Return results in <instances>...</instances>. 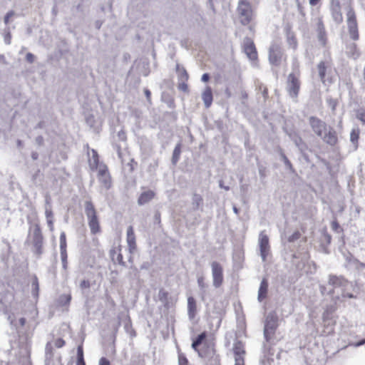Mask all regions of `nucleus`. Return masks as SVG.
I'll return each instance as SVG.
<instances>
[{"label": "nucleus", "instance_id": "obj_1", "mask_svg": "<svg viewBox=\"0 0 365 365\" xmlns=\"http://www.w3.org/2000/svg\"><path fill=\"white\" fill-rule=\"evenodd\" d=\"M317 71L322 83L329 86L334 81L335 68H333L331 60L322 61L317 64Z\"/></svg>", "mask_w": 365, "mask_h": 365}, {"label": "nucleus", "instance_id": "obj_2", "mask_svg": "<svg viewBox=\"0 0 365 365\" xmlns=\"http://www.w3.org/2000/svg\"><path fill=\"white\" fill-rule=\"evenodd\" d=\"M346 22L350 38L354 41L359 39V29L356 13L352 6L346 12Z\"/></svg>", "mask_w": 365, "mask_h": 365}, {"label": "nucleus", "instance_id": "obj_3", "mask_svg": "<svg viewBox=\"0 0 365 365\" xmlns=\"http://www.w3.org/2000/svg\"><path fill=\"white\" fill-rule=\"evenodd\" d=\"M85 212L88 218V226L92 235H96L101 231L97 211L93 203L91 201L85 202Z\"/></svg>", "mask_w": 365, "mask_h": 365}, {"label": "nucleus", "instance_id": "obj_4", "mask_svg": "<svg viewBox=\"0 0 365 365\" xmlns=\"http://www.w3.org/2000/svg\"><path fill=\"white\" fill-rule=\"evenodd\" d=\"M240 22L243 26L249 25L254 19V11L247 0H240L237 7Z\"/></svg>", "mask_w": 365, "mask_h": 365}, {"label": "nucleus", "instance_id": "obj_5", "mask_svg": "<svg viewBox=\"0 0 365 365\" xmlns=\"http://www.w3.org/2000/svg\"><path fill=\"white\" fill-rule=\"evenodd\" d=\"M31 240V243L34 248V252L40 255L43 252V237L41 227L38 224H35L33 227H30L27 241Z\"/></svg>", "mask_w": 365, "mask_h": 365}, {"label": "nucleus", "instance_id": "obj_6", "mask_svg": "<svg viewBox=\"0 0 365 365\" xmlns=\"http://www.w3.org/2000/svg\"><path fill=\"white\" fill-rule=\"evenodd\" d=\"M300 86L301 83L299 77L293 73H289L287 78V90L291 98H297L300 91Z\"/></svg>", "mask_w": 365, "mask_h": 365}, {"label": "nucleus", "instance_id": "obj_7", "mask_svg": "<svg viewBox=\"0 0 365 365\" xmlns=\"http://www.w3.org/2000/svg\"><path fill=\"white\" fill-rule=\"evenodd\" d=\"M284 53L279 43H273L269 48V61L273 66H279Z\"/></svg>", "mask_w": 365, "mask_h": 365}, {"label": "nucleus", "instance_id": "obj_8", "mask_svg": "<svg viewBox=\"0 0 365 365\" xmlns=\"http://www.w3.org/2000/svg\"><path fill=\"white\" fill-rule=\"evenodd\" d=\"M309 123L314 134L318 137H322L323 133L329 127L327 124L316 116H311L309 118Z\"/></svg>", "mask_w": 365, "mask_h": 365}, {"label": "nucleus", "instance_id": "obj_9", "mask_svg": "<svg viewBox=\"0 0 365 365\" xmlns=\"http://www.w3.org/2000/svg\"><path fill=\"white\" fill-rule=\"evenodd\" d=\"M242 48L249 59L252 61H257L258 53L253 40L249 37L244 39Z\"/></svg>", "mask_w": 365, "mask_h": 365}, {"label": "nucleus", "instance_id": "obj_10", "mask_svg": "<svg viewBox=\"0 0 365 365\" xmlns=\"http://www.w3.org/2000/svg\"><path fill=\"white\" fill-rule=\"evenodd\" d=\"M98 178L102 187L106 190H109L112 186V180L109 173L108 167L102 164L98 171Z\"/></svg>", "mask_w": 365, "mask_h": 365}, {"label": "nucleus", "instance_id": "obj_11", "mask_svg": "<svg viewBox=\"0 0 365 365\" xmlns=\"http://www.w3.org/2000/svg\"><path fill=\"white\" fill-rule=\"evenodd\" d=\"M330 12L333 21L341 24L344 21L341 6L339 0H331L330 5Z\"/></svg>", "mask_w": 365, "mask_h": 365}, {"label": "nucleus", "instance_id": "obj_12", "mask_svg": "<svg viewBox=\"0 0 365 365\" xmlns=\"http://www.w3.org/2000/svg\"><path fill=\"white\" fill-rule=\"evenodd\" d=\"M320 138L324 143L330 146H336L339 143L338 133L336 130L331 126L327 128V130L325 131L322 137Z\"/></svg>", "mask_w": 365, "mask_h": 365}, {"label": "nucleus", "instance_id": "obj_13", "mask_svg": "<svg viewBox=\"0 0 365 365\" xmlns=\"http://www.w3.org/2000/svg\"><path fill=\"white\" fill-rule=\"evenodd\" d=\"M259 243L261 256L264 261L266 260L270 249L269 237L265 234L264 231L261 232L259 234Z\"/></svg>", "mask_w": 365, "mask_h": 365}, {"label": "nucleus", "instance_id": "obj_14", "mask_svg": "<svg viewBox=\"0 0 365 365\" xmlns=\"http://www.w3.org/2000/svg\"><path fill=\"white\" fill-rule=\"evenodd\" d=\"M277 326V319L276 317H272L269 319H267L264 331V337L267 341H269L274 336Z\"/></svg>", "mask_w": 365, "mask_h": 365}, {"label": "nucleus", "instance_id": "obj_15", "mask_svg": "<svg viewBox=\"0 0 365 365\" xmlns=\"http://www.w3.org/2000/svg\"><path fill=\"white\" fill-rule=\"evenodd\" d=\"M317 38L322 46H326L328 38L324 26V24L322 18H319L317 23Z\"/></svg>", "mask_w": 365, "mask_h": 365}, {"label": "nucleus", "instance_id": "obj_16", "mask_svg": "<svg viewBox=\"0 0 365 365\" xmlns=\"http://www.w3.org/2000/svg\"><path fill=\"white\" fill-rule=\"evenodd\" d=\"M213 284L216 287H220L223 281L222 268L221 265L215 262L212 264Z\"/></svg>", "mask_w": 365, "mask_h": 365}, {"label": "nucleus", "instance_id": "obj_17", "mask_svg": "<svg viewBox=\"0 0 365 365\" xmlns=\"http://www.w3.org/2000/svg\"><path fill=\"white\" fill-rule=\"evenodd\" d=\"M126 241L130 253H133L137 249L136 239L133 226H129L127 229Z\"/></svg>", "mask_w": 365, "mask_h": 365}, {"label": "nucleus", "instance_id": "obj_18", "mask_svg": "<svg viewBox=\"0 0 365 365\" xmlns=\"http://www.w3.org/2000/svg\"><path fill=\"white\" fill-rule=\"evenodd\" d=\"M207 334L206 332H202L197 336V337L192 341V347L193 349L197 351L200 356H206L207 351L203 349H198V346L203 342V341L206 339Z\"/></svg>", "mask_w": 365, "mask_h": 365}, {"label": "nucleus", "instance_id": "obj_19", "mask_svg": "<svg viewBox=\"0 0 365 365\" xmlns=\"http://www.w3.org/2000/svg\"><path fill=\"white\" fill-rule=\"evenodd\" d=\"M286 41L289 48L296 51L298 48V40L294 32L287 29L286 32Z\"/></svg>", "mask_w": 365, "mask_h": 365}, {"label": "nucleus", "instance_id": "obj_20", "mask_svg": "<svg viewBox=\"0 0 365 365\" xmlns=\"http://www.w3.org/2000/svg\"><path fill=\"white\" fill-rule=\"evenodd\" d=\"M155 197V192L152 190H147L140 193L138 199L139 205H143L150 202Z\"/></svg>", "mask_w": 365, "mask_h": 365}, {"label": "nucleus", "instance_id": "obj_21", "mask_svg": "<svg viewBox=\"0 0 365 365\" xmlns=\"http://www.w3.org/2000/svg\"><path fill=\"white\" fill-rule=\"evenodd\" d=\"M328 282L329 284L334 288L345 287L348 284V281L346 279L336 275H329Z\"/></svg>", "mask_w": 365, "mask_h": 365}, {"label": "nucleus", "instance_id": "obj_22", "mask_svg": "<svg viewBox=\"0 0 365 365\" xmlns=\"http://www.w3.org/2000/svg\"><path fill=\"white\" fill-rule=\"evenodd\" d=\"M202 99L207 108H210L212 103L213 96L210 86H207L202 93Z\"/></svg>", "mask_w": 365, "mask_h": 365}, {"label": "nucleus", "instance_id": "obj_23", "mask_svg": "<svg viewBox=\"0 0 365 365\" xmlns=\"http://www.w3.org/2000/svg\"><path fill=\"white\" fill-rule=\"evenodd\" d=\"M187 312L190 319H193L197 313V304L196 301L192 297L187 298Z\"/></svg>", "mask_w": 365, "mask_h": 365}, {"label": "nucleus", "instance_id": "obj_24", "mask_svg": "<svg viewBox=\"0 0 365 365\" xmlns=\"http://www.w3.org/2000/svg\"><path fill=\"white\" fill-rule=\"evenodd\" d=\"M92 153V157L88 160L89 166L92 170H99L100 165L102 164H100L99 160V155L97 153V151L94 149L91 150Z\"/></svg>", "mask_w": 365, "mask_h": 365}, {"label": "nucleus", "instance_id": "obj_25", "mask_svg": "<svg viewBox=\"0 0 365 365\" xmlns=\"http://www.w3.org/2000/svg\"><path fill=\"white\" fill-rule=\"evenodd\" d=\"M268 292V282L267 279H263L260 283L259 289L258 291V299L262 302L264 300L267 296Z\"/></svg>", "mask_w": 365, "mask_h": 365}, {"label": "nucleus", "instance_id": "obj_26", "mask_svg": "<svg viewBox=\"0 0 365 365\" xmlns=\"http://www.w3.org/2000/svg\"><path fill=\"white\" fill-rule=\"evenodd\" d=\"M110 255L113 260H115L120 264H124L123 257L121 253V245L114 247L110 252Z\"/></svg>", "mask_w": 365, "mask_h": 365}, {"label": "nucleus", "instance_id": "obj_27", "mask_svg": "<svg viewBox=\"0 0 365 365\" xmlns=\"http://www.w3.org/2000/svg\"><path fill=\"white\" fill-rule=\"evenodd\" d=\"M347 56L353 59H356L360 56V52L359 51L358 46L355 43H351L347 47Z\"/></svg>", "mask_w": 365, "mask_h": 365}, {"label": "nucleus", "instance_id": "obj_28", "mask_svg": "<svg viewBox=\"0 0 365 365\" xmlns=\"http://www.w3.org/2000/svg\"><path fill=\"white\" fill-rule=\"evenodd\" d=\"M233 351L235 354V359L237 357L244 358L245 351L242 343L240 341L235 343L233 347Z\"/></svg>", "mask_w": 365, "mask_h": 365}, {"label": "nucleus", "instance_id": "obj_29", "mask_svg": "<svg viewBox=\"0 0 365 365\" xmlns=\"http://www.w3.org/2000/svg\"><path fill=\"white\" fill-rule=\"evenodd\" d=\"M360 135V129L359 128H353L350 133V140L356 146H358Z\"/></svg>", "mask_w": 365, "mask_h": 365}, {"label": "nucleus", "instance_id": "obj_30", "mask_svg": "<svg viewBox=\"0 0 365 365\" xmlns=\"http://www.w3.org/2000/svg\"><path fill=\"white\" fill-rule=\"evenodd\" d=\"M181 154V144L178 143L176 145V146L174 148L173 153V157H172V162L173 164H176L180 157Z\"/></svg>", "mask_w": 365, "mask_h": 365}, {"label": "nucleus", "instance_id": "obj_31", "mask_svg": "<svg viewBox=\"0 0 365 365\" xmlns=\"http://www.w3.org/2000/svg\"><path fill=\"white\" fill-rule=\"evenodd\" d=\"M177 71L178 72L179 81H188L189 76L187 71L184 68H180L177 66Z\"/></svg>", "mask_w": 365, "mask_h": 365}, {"label": "nucleus", "instance_id": "obj_32", "mask_svg": "<svg viewBox=\"0 0 365 365\" xmlns=\"http://www.w3.org/2000/svg\"><path fill=\"white\" fill-rule=\"evenodd\" d=\"M47 223L51 230H53V212L51 209H46L45 212Z\"/></svg>", "mask_w": 365, "mask_h": 365}, {"label": "nucleus", "instance_id": "obj_33", "mask_svg": "<svg viewBox=\"0 0 365 365\" xmlns=\"http://www.w3.org/2000/svg\"><path fill=\"white\" fill-rule=\"evenodd\" d=\"M67 242L66 236L64 232H62L60 235V251L66 250Z\"/></svg>", "mask_w": 365, "mask_h": 365}, {"label": "nucleus", "instance_id": "obj_34", "mask_svg": "<svg viewBox=\"0 0 365 365\" xmlns=\"http://www.w3.org/2000/svg\"><path fill=\"white\" fill-rule=\"evenodd\" d=\"M258 89L262 93L264 101H267L269 98V91L267 87L263 84H259L258 86Z\"/></svg>", "mask_w": 365, "mask_h": 365}, {"label": "nucleus", "instance_id": "obj_35", "mask_svg": "<svg viewBox=\"0 0 365 365\" xmlns=\"http://www.w3.org/2000/svg\"><path fill=\"white\" fill-rule=\"evenodd\" d=\"M187 82V81H179L178 85V89L184 93H188L189 88Z\"/></svg>", "mask_w": 365, "mask_h": 365}, {"label": "nucleus", "instance_id": "obj_36", "mask_svg": "<svg viewBox=\"0 0 365 365\" xmlns=\"http://www.w3.org/2000/svg\"><path fill=\"white\" fill-rule=\"evenodd\" d=\"M178 365H190L186 356L182 353L178 354Z\"/></svg>", "mask_w": 365, "mask_h": 365}, {"label": "nucleus", "instance_id": "obj_37", "mask_svg": "<svg viewBox=\"0 0 365 365\" xmlns=\"http://www.w3.org/2000/svg\"><path fill=\"white\" fill-rule=\"evenodd\" d=\"M356 118L365 125V110L359 109L356 113Z\"/></svg>", "mask_w": 365, "mask_h": 365}, {"label": "nucleus", "instance_id": "obj_38", "mask_svg": "<svg viewBox=\"0 0 365 365\" xmlns=\"http://www.w3.org/2000/svg\"><path fill=\"white\" fill-rule=\"evenodd\" d=\"M301 232L299 231V230H296L293 232L292 235H291L289 237H288V241L289 242H293L297 240H299L300 237H301Z\"/></svg>", "mask_w": 365, "mask_h": 365}, {"label": "nucleus", "instance_id": "obj_39", "mask_svg": "<svg viewBox=\"0 0 365 365\" xmlns=\"http://www.w3.org/2000/svg\"><path fill=\"white\" fill-rule=\"evenodd\" d=\"M61 257L64 269L67 268V250L61 251Z\"/></svg>", "mask_w": 365, "mask_h": 365}, {"label": "nucleus", "instance_id": "obj_40", "mask_svg": "<svg viewBox=\"0 0 365 365\" xmlns=\"http://www.w3.org/2000/svg\"><path fill=\"white\" fill-rule=\"evenodd\" d=\"M282 158H283V160H284V163L285 165L288 168V169L289 170H291L292 172L294 173V169L293 168L292 164L289 161V160L287 158V156L285 155H282Z\"/></svg>", "mask_w": 365, "mask_h": 365}, {"label": "nucleus", "instance_id": "obj_41", "mask_svg": "<svg viewBox=\"0 0 365 365\" xmlns=\"http://www.w3.org/2000/svg\"><path fill=\"white\" fill-rule=\"evenodd\" d=\"M66 345V341L64 339H63L62 338H58L56 339L55 341H54V346L59 349V348H62L63 346H64Z\"/></svg>", "mask_w": 365, "mask_h": 365}, {"label": "nucleus", "instance_id": "obj_42", "mask_svg": "<svg viewBox=\"0 0 365 365\" xmlns=\"http://www.w3.org/2000/svg\"><path fill=\"white\" fill-rule=\"evenodd\" d=\"M77 361H84L83 349L82 346H79L77 349Z\"/></svg>", "mask_w": 365, "mask_h": 365}, {"label": "nucleus", "instance_id": "obj_43", "mask_svg": "<svg viewBox=\"0 0 365 365\" xmlns=\"http://www.w3.org/2000/svg\"><path fill=\"white\" fill-rule=\"evenodd\" d=\"M91 287L90 282L88 280L84 279L81 282L80 287L83 289H88Z\"/></svg>", "mask_w": 365, "mask_h": 365}, {"label": "nucleus", "instance_id": "obj_44", "mask_svg": "<svg viewBox=\"0 0 365 365\" xmlns=\"http://www.w3.org/2000/svg\"><path fill=\"white\" fill-rule=\"evenodd\" d=\"M14 15V12L13 11H9V12L6 14V16H5V17H4V23H5L6 24H9V22L10 18H11V17H12Z\"/></svg>", "mask_w": 365, "mask_h": 365}, {"label": "nucleus", "instance_id": "obj_45", "mask_svg": "<svg viewBox=\"0 0 365 365\" xmlns=\"http://www.w3.org/2000/svg\"><path fill=\"white\" fill-rule=\"evenodd\" d=\"M99 365H110V362L107 358L102 357L99 360Z\"/></svg>", "mask_w": 365, "mask_h": 365}, {"label": "nucleus", "instance_id": "obj_46", "mask_svg": "<svg viewBox=\"0 0 365 365\" xmlns=\"http://www.w3.org/2000/svg\"><path fill=\"white\" fill-rule=\"evenodd\" d=\"M235 365H245V359L244 358H235Z\"/></svg>", "mask_w": 365, "mask_h": 365}, {"label": "nucleus", "instance_id": "obj_47", "mask_svg": "<svg viewBox=\"0 0 365 365\" xmlns=\"http://www.w3.org/2000/svg\"><path fill=\"white\" fill-rule=\"evenodd\" d=\"M26 59L28 62L33 63L34 61V56L31 53H28L26 55Z\"/></svg>", "mask_w": 365, "mask_h": 365}, {"label": "nucleus", "instance_id": "obj_48", "mask_svg": "<svg viewBox=\"0 0 365 365\" xmlns=\"http://www.w3.org/2000/svg\"><path fill=\"white\" fill-rule=\"evenodd\" d=\"M144 93H145V95L146 96L148 101L149 103H151V92L148 89L145 88L144 90Z\"/></svg>", "mask_w": 365, "mask_h": 365}, {"label": "nucleus", "instance_id": "obj_49", "mask_svg": "<svg viewBox=\"0 0 365 365\" xmlns=\"http://www.w3.org/2000/svg\"><path fill=\"white\" fill-rule=\"evenodd\" d=\"M331 226V228L335 231H336L339 228V225L336 220L332 221Z\"/></svg>", "mask_w": 365, "mask_h": 365}, {"label": "nucleus", "instance_id": "obj_50", "mask_svg": "<svg viewBox=\"0 0 365 365\" xmlns=\"http://www.w3.org/2000/svg\"><path fill=\"white\" fill-rule=\"evenodd\" d=\"M32 286L35 288V289L38 292V281L36 277L34 279L32 282Z\"/></svg>", "mask_w": 365, "mask_h": 365}, {"label": "nucleus", "instance_id": "obj_51", "mask_svg": "<svg viewBox=\"0 0 365 365\" xmlns=\"http://www.w3.org/2000/svg\"><path fill=\"white\" fill-rule=\"evenodd\" d=\"M201 79L203 82H207L210 80V75L208 73H204Z\"/></svg>", "mask_w": 365, "mask_h": 365}, {"label": "nucleus", "instance_id": "obj_52", "mask_svg": "<svg viewBox=\"0 0 365 365\" xmlns=\"http://www.w3.org/2000/svg\"><path fill=\"white\" fill-rule=\"evenodd\" d=\"M248 26L249 31L252 33L253 34L255 33V25L250 23Z\"/></svg>", "mask_w": 365, "mask_h": 365}, {"label": "nucleus", "instance_id": "obj_53", "mask_svg": "<svg viewBox=\"0 0 365 365\" xmlns=\"http://www.w3.org/2000/svg\"><path fill=\"white\" fill-rule=\"evenodd\" d=\"M342 297L344 298H349V299H351V298H355L356 297L352 294L346 293V292L342 294Z\"/></svg>", "mask_w": 365, "mask_h": 365}, {"label": "nucleus", "instance_id": "obj_54", "mask_svg": "<svg viewBox=\"0 0 365 365\" xmlns=\"http://www.w3.org/2000/svg\"><path fill=\"white\" fill-rule=\"evenodd\" d=\"M212 361H213L214 365H220V361L218 356L212 358Z\"/></svg>", "mask_w": 365, "mask_h": 365}, {"label": "nucleus", "instance_id": "obj_55", "mask_svg": "<svg viewBox=\"0 0 365 365\" xmlns=\"http://www.w3.org/2000/svg\"><path fill=\"white\" fill-rule=\"evenodd\" d=\"M197 282L200 287H204V279L203 277H200L197 279Z\"/></svg>", "mask_w": 365, "mask_h": 365}, {"label": "nucleus", "instance_id": "obj_56", "mask_svg": "<svg viewBox=\"0 0 365 365\" xmlns=\"http://www.w3.org/2000/svg\"><path fill=\"white\" fill-rule=\"evenodd\" d=\"M329 104L331 106L332 109L335 110L336 106L337 104V102L336 100H330Z\"/></svg>", "mask_w": 365, "mask_h": 365}, {"label": "nucleus", "instance_id": "obj_57", "mask_svg": "<svg viewBox=\"0 0 365 365\" xmlns=\"http://www.w3.org/2000/svg\"><path fill=\"white\" fill-rule=\"evenodd\" d=\"M321 0H309V4L311 6H315L320 2Z\"/></svg>", "mask_w": 365, "mask_h": 365}, {"label": "nucleus", "instance_id": "obj_58", "mask_svg": "<svg viewBox=\"0 0 365 365\" xmlns=\"http://www.w3.org/2000/svg\"><path fill=\"white\" fill-rule=\"evenodd\" d=\"M63 297L65 298L66 303H69L71 299V297L70 294L63 295Z\"/></svg>", "mask_w": 365, "mask_h": 365}, {"label": "nucleus", "instance_id": "obj_59", "mask_svg": "<svg viewBox=\"0 0 365 365\" xmlns=\"http://www.w3.org/2000/svg\"><path fill=\"white\" fill-rule=\"evenodd\" d=\"M155 218L156 221H158V223L160 222V214L159 212H157L155 215Z\"/></svg>", "mask_w": 365, "mask_h": 365}, {"label": "nucleus", "instance_id": "obj_60", "mask_svg": "<svg viewBox=\"0 0 365 365\" xmlns=\"http://www.w3.org/2000/svg\"><path fill=\"white\" fill-rule=\"evenodd\" d=\"M129 334L132 337H135L136 336V331L133 329H131V330L129 331Z\"/></svg>", "mask_w": 365, "mask_h": 365}, {"label": "nucleus", "instance_id": "obj_61", "mask_svg": "<svg viewBox=\"0 0 365 365\" xmlns=\"http://www.w3.org/2000/svg\"><path fill=\"white\" fill-rule=\"evenodd\" d=\"M76 365H86L85 361H77Z\"/></svg>", "mask_w": 365, "mask_h": 365}, {"label": "nucleus", "instance_id": "obj_62", "mask_svg": "<svg viewBox=\"0 0 365 365\" xmlns=\"http://www.w3.org/2000/svg\"><path fill=\"white\" fill-rule=\"evenodd\" d=\"M19 321H20V323H21V324L22 326H24V325L25 324V323H26V319H25L24 318H21V319H20V320H19Z\"/></svg>", "mask_w": 365, "mask_h": 365}, {"label": "nucleus", "instance_id": "obj_63", "mask_svg": "<svg viewBox=\"0 0 365 365\" xmlns=\"http://www.w3.org/2000/svg\"><path fill=\"white\" fill-rule=\"evenodd\" d=\"M364 343H365V340H363V341H361L360 342H358L356 345L357 346H361V345H363Z\"/></svg>", "mask_w": 365, "mask_h": 365}, {"label": "nucleus", "instance_id": "obj_64", "mask_svg": "<svg viewBox=\"0 0 365 365\" xmlns=\"http://www.w3.org/2000/svg\"><path fill=\"white\" fill-rule=\"evenodd\" d=\"M160 295H163V297H167L168 293L165 292H163L160 293Z\"/></svg>", "mask_w": 365, "mask_h": 365}]
</instances>
